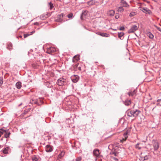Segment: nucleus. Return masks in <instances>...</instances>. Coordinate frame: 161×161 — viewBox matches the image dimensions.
Listing matches in <instances>:
<instances>
[{
    "instance_id": "1",
    "label": "nucleus",
    "mask_w": 161,
    "mask_h": 161,
    "mask_svg": "<svg viewBox=\"0 0 161 161\" xmlns=\"http://www.w3.org/2000/svg\"><path fill=\"white\" fill-rule=\"evenodd\" d=\"M67 80L63 77L60 78L57 81V84L59 86H63L67 84Z\"/></svg>"
},
{
    "instance_id": "2",
    "label": "nucleus",
    "mask_w": 161,
    "mask_h": 161,
    "mask_svg": "<svg viewBox=\"0 0 161 161\" xmlns=\"http://www.w3.org/2000/svg\"><path fill=\"white\" fill-rule=\"evenodd\" d=\"M139 26L136 25H133L128 30L129 33H133L138 29Z\"/></svg>"
},
{
    "instance_id": "3",
    "label": "nucleus",
    "mask_w": 161,
    "mask_h": 161,
    "mask_svg": "<svg viewBox=\"0 0 161 161\" xmlns=\"http://www.w3.org/2000/svg\"><path fill=\"white\" fill-rule=\"evenodd\" d=\"M53 147L49 144L47 145L45 147V150L47 153H50L52 152L53 151Z\"/></svg>"
},
{
    "instance_id": "4",
    "label": "nucleus",
    "mask_w": 161,
    "mask_h": 161,
    "mask_svg": "<svg viewBox=\"0 0 161 161\" xmlns=\"http://www.w3.org/2000/svg\"><path fill=\"white\" fill-rule=\"evenodd\" d=\"M130 133V131L128 130H126L123 134V137L122 140L120 141L121 142H123V141H125L126 140L127 138L128 137V135Z\"/></svg>"
},
{
    "instance_id": "5",
    "label": "nucleus",
    "mask_w": 161,
    "mask_h": 161,
    "mask_svg": "<svg viewBox=\"0 0 161 161\" xmlns=\"http://www.w3.org/2000/svg\"><path fill=\"white\" fill-rule=\"evenodd\" d=\"M70 78L72 81L74 83H76L79 79V77L77 75H72Z\"/></svg>"
},
{
    "instance_id": "6",
    "label": "nucleus",
    "mask_w": 161,
    "mask_h": 161,
    "mask_svg": "<svg viewBox=\"0 0 161 161\" xmlns=\"http://www.w3.org/2000/svg\"><path fill=\"white\" fill-rule=\"evenodd\" d=\"M56 51V49L53 47H51L47 48L46 53L48 54H52Z\"/></svg>"
},
{
    "instance_id": "7",
    "label": "nucleus",
    "mask_w": 161,
    "mask_h": 161,
    "mask_svg": "<svg viewBox=\"0 0 161 161\" xmlns=\"http://www.w3.org/2000/svg\"><path fill=\"white\" fill-rule=\"evenodd\" d=\"M64 15V14L63 13L58 15L57 17V19L56 20V21L58 22L62 21L63 20V17Z\"/></svg>"
},
{
    "instance_id": "8",
    "label": "nucleus",
    "mask_w": 161,
    "mask_h": 161,
    "mask_svg": "<svg viewBox=\"0 0 161 161\" xmlns=\"http://www.w3.org/2000/svg\"><path fill=\"white\" fill-rule=\"evenodd\" d=\"M9 147H7L6 148H4L2 151H1L0 152V156H3L1 155L2 153H4L5 154H7L8 153V152L9 151Z\"/></svg>"
},
{
    "instance_id": "9",
    "label": "nucleus",
    "mask_w": 161,
    "mask_h": 161,
    "mask_svg": "<svg viewBox=\"0 0 161 161\" xmlns=\"http://www.w3.org/2000/svg\"><path fill=\"white\" fill-rule=\"evenodd\" d=\"M120 3V5L123 7H129V5L124 0H121Z\"/></svg>"
},
{
    "instance_id": "10",
    "label": "nucleus",
    "mask_w": 161,
    "mask_h": 161,
    "mask_svg": "<svg viewBox=\"0 0 161 161\" xmlns=\"http://www.w3.org/2000/svg\"><path fill=\"white\" fill-rule=\"evenodd\" d=\"M99 154V150L97 149H94L93 152V155L96 157H98Z\"/></svg>"
},
{
    "instance_id": "11",
    "label": "nucleus",
    "mask_w": 161,
    "mask_h": 161,
    "mask_svg": "<svg viewBox=\"0 0 161 161\" xmlns=\"http://www.w3.org/2000/svg\"><path fill=\"white\" fill-rule=\"evenodd\" d=\"M142 11L143 12L146 13H148L149 14H151L152 13L151 11L147 8H142Z\"/></svg>"
},
{
    "instance_id": "12",
    "label": "nucleus",
    "mask_w": 161,
    "mask_h": 161,
    "mask_svg": "<svg viewBox=\"0 0 161 161\" xmlns=\"http://www.w3.org/2000/svg\"><path fill=\"white\" fill-rule=\"evenodd\" d=\"M140 111L137 110H133V116L136 117L139 114Z\"/></svg>"
},
{
    "instance_id": "13",
    "label": "nucleus",
    "mask_w": 161,
    "mask_h": 161,
    "mask_svg": "<svg viewBox=\"0 0 161 161\" xmlns=\"http://www.w3.org/2000/svg\"><path fill=\"white\" fill-rule=\"evenodd\" d=\"M154 150L157 151L159 147V144L158 142H155L153 144Z\"/></svg>"
},
{
    "instance_id": "14",
    "label": "nucleus",
    "mask_w": 161,
    "mask_h": 161,
    "mask_svg": "<svg viewBox=\"0 0 161 161\" xmlns=\"http://www.w3.org/2000/svg\"><path fill=\"white\" fill-rule=\"evenodd\" d=\"M114 13L115 11L114 10H111L108 12L107 14L109 16H113L114 15Z\"/></svg>"
},
{
    "instance_id": "15",
    "label": "nucleus",
    "mask_w": 161,
    "mask_h": 161,
    "mask_svg": "<svg viewBox=\"0 0 161 161\" xmlns=\"http://www.w3.org/2000/svg\"><path fill=\"white\" fill-rule=\"evenodd\" d=\"M40 101V102L42 103L43 102L40 99H39L38 100H32L30 101V103L32 104H37L38 102Z\"/></svg>"
},
{
    "instance_id": "16",
    "label": "nucleus",
    "mask_w": 161,
    "mask_h": 161,
    "mask_svg": "<svg viewBox=\"0 0 161 161\" xmlns=\"http://www.w3.org/2000/svg\"><path fill=\"white\" fill-rule=\"evenodd\" d=\"M11 133L8 130H6V132L4 134V137L5 138L9 137Z\"/></svg>"
},
{
    "instance_id": "17",
    "label": "nucleus",
    "mask_w": 161,
    "mask_h": 161,
    "mask_svg": "<svg viewBox=\"0 0 161 161\" xmlns=\"http://www.w3.org/2000/svg\"><path fill=\"white\" fill-rule=\"evenodd\" d=\"M136 93V90H134L133 91H131L128 93V94L129 96H133Z\"/></svg>"
},
{
    "instance_id": "18",
    "label": "nucleus",
    "mask_w": 161,
    "mask_h": 161,
    "mask_svg": "<svg viewBox=\"0 0 161 161\" xmlns=\"http://www.w3.org/2000/svg\"><path fill=\"white\" fill-rule=\"evenodd\" d=\"M87 12L86 11H83L81 14L80 18L81 19H83V16H86L87 14Z\"/></svg>"
},
{
    "instance_id": "19",
    "label": "nucleus",
    "mask_w": 161,
    "mask_h": 161,
    "mask_svg": "<svg viewBox=\"0 0 161 161\" xmlns=\"http://www.w3.org/2000/svg\"><path fill=\"white\" fill-rule=\"evenodd\" d=\"M124 103L125 105L128 106L131 104V100L127 99L124 102Z\"/></svg>"
},
{
    "instance_id": "20",
    "label": "nucleus",
    "mask_w": 161,
    "mask_h": 161,
    "mask_svg": "<svg viewBox=\"0 0 161 161\" xmlns=\"http://www.w3.org/2000/svg\"><path fill=\"white\" fill-rule=\"evenodd\" d=\"M7 48L9 50H11L12 49V44L10 42H8L7 44Z\"/></svg>"
},
{
    "instance_id": "21",
    "label": "nucleus",
    "mask_w": 161,
    "mask_h": 161,
    "mask_svg": "<svg viewBox=\"0 0 161 161\" xmlns=\"http://www.w3.org/2000/svg\"><path fill=\"white\" fill-rule=\"evenodd\" d=\"M16 86L17 89H20L22 86L21 82L19 81L17 82L16 84Z\"/></svg>"
},
{
    "instance_id": "22",
    "label": "nucleus",
    "mask_w": 161,
    "mask_h": 161,
    "mask_svg": "<svg viewBox=\"0 0 161 161\" xmlns=\"http://www.w3.org/2000/svg\"><path fill=\"white\" fill-rule=\"evenodd\" d=\"M123 6H121L117 8V11L119 12H122L124 11V9L123 8Z\"/></svg>"
},
{
    "instance_id": "23",
    "label": "nucleus",
    "mask_w": 161,
    "mask_h": 161,
    "mask_svg": "<svg viewBox=\"0 0 161 161\" xmlns=\"http://www.w3.org/2000/svg\"><path fill=\"white\" fill-rule=\"evenodd\" d=\"M6 130L3 129H0V137L3 134H4V133L6 132Z\"/></svg>"
},
{
    "instance_id": "24",
    "label": "nucleus",
    "mask_w": 161,
    "mask_h": 161,
    "mask_svg": "<svg viewBox=\"0 0 161 161\" xmlns=\"http://www.w3.org/2000/svg\"><path fill=\"white\" fill-rule=\"evenodd\" d=\"M133 110L128 112L127 113V115L129 117H133Z\"/></svg>"
},
{
    "instance_id": "25",
    "label": "nucleus",
    "mask_w": 161,
    "mask_h": 161,
    "mask_svg": "<svg viewBox=\"0 0 161 161\" xmlns=\"http://www.w3.org/2000/svg\"><path fill=\"white\" fill-rule=\"evenodd\" d=\"M48 7H49L50 9L51 10L53 7V4L51 2L48 3Z\"/></svg>"
},
{
    "instance_id": "26",
    "label": "nucleus",
    "mask_w": 161,
    "mask_h": 161,
    "mask_svg": "<svg viewBox=\"0 0 161 161\" xmlns=\"http://www.w3.org/2000/svg\"><path fill=\"white\" fill-rule=\"evenodd\" d=\"M124 33L123 32H120L118 34V36L119 38L121 39V37L124 36Z\"/></svg>"
},
{
    "instance_id": "27",
    "label": "nucleus",
    "mask_w": 161,
    "mask_h": 161,
    "mask_svg": "<svg viewBox=\"0 0 161 161\" xmlns=\"http://www.w3.org/2000/svg\"><path fill=\"white\" fill-rule=\"evenodd\" d=\"M150 156H149V155H146L144 156L143 157V158H144V159H143V160H147L149 158H150Z\"/></svg>"
},
{
    "instance_id": "28",
    "label": "nucleus",
    "mask_w": 161,
    "mask_h": 161,
    "mask_svg": "<svg viewBox=\"0 0 161 161\" xmlns=\"http://www.w3.org/2000/svg\"><path fill=\"white\" fill-rule=\"evenodd\" d=\"M136 13L135 12H130L129 14V16L130 17H132L136 15Z\"/></svg>"
},
{
    "instance_id": "29",
    "label": "nucleus",
    "mask_w": 161,
    "mask_h": 161,
    "mask_svg": "<svg viewBox=\"0 0 161 161\" xmlns=\"http://www.w3.org/2000/svg\"><path fill=\"white\" fill-rule=\"evenodd\" d=\"M109 36V35L108 34L105 33H102V35H101V36H102L106 37H108Z\"/></svg>"
},
{
    "instance_id": "30",
    "label": "nucleus",
    "mask_w": 161,
    "mask_h": 161,
    "mask_svg": "<svg viewBox=\"0 0 161 161\" xmlns=\"http://www.w3.org/2000/svg\"><path fill=\"white\" fill-rule=\"evenodd\" d=\"M94 1L92 0H90L87 2V4H88V5H91L92 4H94Z\"/></svg>"
},
{
    "instance_id": "31",
    "label": "nucleus",
    "mask_w": 161,
    "mask_h": 161,
    "mask_svg": "<svg viewBox=\"0 0 161 161\" xmlns=\"http://www.w3.org/2000/svg\"><path fill=\"white\" fill-rule=\"evenodd\" d=\"M37 158L35 156H34L32 158V159L30 161H37Z\"/></svg>"
},
{
    "instance_id": "32",
    "label": "nucleus",
    "mask_w": 161,
    "mask_h": 161,
    "mask_svg": "<svg viewBox=\"0 0 161 161\" xmlns=\"http://www.w3.org/2000/svg\"><path fill=\"white\" fill-rule=\"evenodd\" d=\"M148 36L149 37L150 39H153V38L154 36L150 32H149V33H148Z\"/></svg>"
},
{
    "instance_id": "33",
    "label": "nucleus",
    "mask_w": 161,
    "mask_h": 161,
    "mask_svg": "<svg viewBox=\"0 0 161 161\" xmlns=\"http://www.w3.org/2000/svg\"><path fill=\"white\" fill-rule=\"evenodd\" d=\"M139 143H137L136 145H135V147L136 148V149H141V147H139Z\"/></svg>"
},
{
    "instance_id": "34",
    "label": "nucleus",
    "mask_w": 161,
    "mask_h": 161,
    "mask_svg": "<svg viewBox=\"0 0 161 161\" xmlns=\"http://www.w3.org/2000/svg\"><path fill=\"white\" fill-rule=\"evenodd\" d=\"M154 26L159 31H160L161 32V29L158 27V26H157L156 25H154Z\"/></svg>"
},
{
    "instance_id": "35",
    "label": "nucleus",
    "mask_w": 161,
    "mask_h": 161,
    "mask_svg": "<svg viewBox=\"0 0 161 161\" xmlns=\"http://www.w3.org/2000/svg\"><path fill=\"white\" fill-rule=\"evenodd\" d=\"M73 16V14L72 13H69V14H68V17L69 18H71Z\"/></svg>"
},
{
    "instance_id": "36",
    "label": "nucleus",
    "mask_w": 161,
    "mask_h": 161,
    "mask_svg": "<svg viewBox=\"0 0 161 161\" xmlns=\"http://www.w3.org/2000/svg\"><path fill=\"white\" fill-rule=\"evenodd\" d=\"M81 160V158L80 157H79L75 159L76 161H80Z\"/></svg>"
},
{
    "instance_id": "37",
    "label": "nucleus",
    "mask_w": 161,
    "mask_h": 161,
    "mask_svg": "<svg viewBox=\"0 0 161 161\" xmlns=\"http://www.w3.org/2000/svg\"><path fill=\"white\" fill-rule=\"evenodd\" d=\"M40 18L42 19H45L46 18V17L44 15H42L40 16Z\"/></svg>"
},
{
    "instance_id": "38",
    "label": "nucleus",
    "mask_w": 161,
    "mask_h": 161,
    "mask_svg": "<svg viewBox=\"0 0 161 161\" xmlns=\"http://www.w3.org/2000/svg\"><path fill=\"white\" fill-rule=\"evenodd\" d=\"M111 158L112 159L116 161H118V159L117 158H115L113 156H111Z\"/></svg>"
},
{
    "instance_id": "39",
    "label": "nucleus",
    "mask_w": 161,
    "mask_h": 161,
    "mask_svg": "<svg viewBox=\"0 0 161 161\" xmlns=\"http://www.w3.org/2000/svg\"><path fill=\"white\" fill-rule=\"evenodd\" d=\"M30 35L29 34H24V36L25 38Z\"/></svg>"
},
{
    "instance_id": "40",
    "label": "nucleus",
    "mask_w": 161,
    "mask_h": 161,
    "mask_svg": "<svg viewBox=\"0 0 161 161\" xmlns=\"http://www.w3.org/2000/svg\"><path fill=\"white\" fill-rule=\"evenodd\" d=\"M64 154V153L63 152H62L60 153L59 154V156L61 157L63 156Z\"/></svg>"
},
{
    "instance_id": "41",
    "label": "nucleus",
    "mask_w": 161,
    "mask_h": 161,
    "mask_svg": "<svg viewBox=\"0 0 161 161\" xmlns=\"http://www.w3.org/2000/svg\"><path fill=\"white\" fill-rule=\"evenodd\" d=\"M3 79L1 78L0 79V85H1L3 84Z\"/></svg>"
},
{
    "instance_id": "42",
    "label": "nucleus",
    "mask_w": 161,
    "mask_h": 161,
    "mask_svg": "<svg viewBox=\"0 0 161 161\" xmlns=\"http://www.w3.org/2000/svg\"><path fill=\"white\" fill-rule=\"evenodd\" d=\"M120 31H123L125 30V27L124 26L121 27L119 29Z\"/></svg>"
},
{
    "instance_id": "43",
    "label": "nucleus",
    "mask_w": 161,
    "mask_h": 161,
    "mask_svg": "<svg viewBox=\"0 0 161 161\" xmlns=\"http://www.w3.org/2000/svg\"><path fill=\"white\" fill-rule=\"evenodd\" d=\"M143 159H144L143 157L142 156V157H140L139 158V159L141 161H144V160H143Z\"/></svg>"
},
{
    "instance_id": "44",
    "label": "nucleus",
    "mask_w": 161,
    "mask_h": 161,
    "mask_svg": "<svg viewBox=\"0 0 161 161\" xmlns=\"http://www.w3.org/2000/svg\"><path fill=\"white\" fill-rule=\"evenodd\" d=\"M98 35H100L101 36V35H102V33L100 32H98L96 33Z\"/></svg>"
},
{
    "instance_id": "45",
    "label": "nucleus",
    "mask_w": 161,
    "mask_h": 161,
    "mask_svg": "<svg viewBox=\"0 0 161 161\" xmlns=\"http://www.w3.org/2000/svg\"><path fill=\"white\" fill-rule=\"evenodd\" d=\"M34 24L35 25H39V23L37 22H36L34 23Z\"/></svg>"
},
{
    "instance_id": "46",
    "label": "nucleus",
    "mask_w": 161,
    "mask_h": 161,
    "mask_svg": "<svg viewBox=\"0 0 161 161\" xmlns=\"http://www.w3.org/2000/svg\"><path fill=\"white\" fill-rule=\"evenodd\" d=\"M115 17L116 19H118L119 18V16L118 15H115Z\"/></svg>"
},
{
    "instance_id": "47",
    "label": "nucleus",
    "mask_w": 161,
    "mask_h": 161,
    "mask_svg": "<svg viewBox=\"0 0 161 161\" xmlns=\"http://www.w3.org/2000/svg\"><path fill=\"white\" fill-rule=\"evenodd\" d=\"M34 32H35V31H33L32 32H30V34L31 35Z\"/></svg>"
},
{
    "instance_id": "48",
    "label": "nucleus",
    "mask_w": 161,
    "mask_h": 161,
    "mask_svg": "<svg viewBox=\"0 0 161 161\" xmlns=\"http://www.w3.org/2000/svg\"><path fill=\"white\" fill-rule=\"evenodd\" d=\"M113 154H114V156H116L117 153L116 152H113Z\"/></svg>"
},
{
    "instance_id": "49",
    "label": "nucleus",
    "mask_w": 161,
    "mask_h": 161,
    "mask_svg": "<svg viewBox=\"0 0 161 161\" xmlns=\"http://www.w3.org/2000/svg\"><path fill=\"white\" fill-rule=\"evenodd\" d=\"M156 105L157 106H161V104H160V103H158L156 104Z\"/></svg>"
},
{
    "instance_id": "50",
    "label": "nucleus",
    "mask_w": 161,
    "mask_h": 161,
    "mask_svg": "<svg viewBox=\"0 0 161 161\" xmlns=\"http://www.w3.org/2000/svg\"><path fill=\"white\" fill-rule=\"evenodd\" d=\"M161 101V99H158L157 100V102H160Z\"/></svg>"
},
{
    "instance_id": "51",
    "label": "nucleus",
    "mask_w": 161,
    "mask_h": 161,
    "mask_svg": "<svg viewBox=\"0 0 161 161\" xmlns=\"http://www.w3.org/2000/svg\"><path fill=\"white\" fill-rule=\"evenodd\" d=\"M22 105V103H20L19 105H18V106L19 107L21 105Z\"/></svg>"
},
{
    "instance_id": "52",
    "label": "nucleus",
    "mask_w": 161,
    "mask_h": 161,
    "mask_svg": "<svg viewBox=\"0 0 161 161\" xmlns=\"http://www.w3.org/2000/svg\"><path fill=\"white\" fill-rule=\"evenodd\" d=\"M77 58L76 55L74 56L73 57L74 58Z\"/></svg>"
},
{
    "instance_id": "53",
    "label": "nucleus",
    "mask_w": 161,
    "mask_h": 161,
    "mask_svg": "<svg viewBox=\"0 0 161 161\" xmlns=\"http://www.w3.org/2000/svg\"><path fill=\"white\" fill-rule=\"evenodd\" d=\"M79 58L78 57L77 58H76V60L78 61V60H79Z\"/></svg>"
},
{
    "instance_id": "54",
    "label": "nucleus",
    "mask_w": 161,
    "mask_h": 161,
    "mask_svg": "<svg viewBox=\"0 0 161 161\" xmlns=\"http://www.w3.org/2000/svg\"><path fill=\"white\" fill-rule=\"evenodd\" d=\"M32 51H33V50H30V52H32Z\"/></svg>"
},
{
    "instance_id": "55",
    "label": "nucleus",
    "mask_w": 161,
    "mask_h": 161,
    "mask_svg": "<svg viewBox=\"0 0 161 161\" xmlns=\"http://www.w3.org/2000/svg\"><path fill=\"white\" fill-rule=\"evenodd\" d=\"M80 67H79V68H78V69H79V70H80Z\"/></svg>"
},
{
    "instance_id": "56",
    "label": "nucleus",
    "mask_w": 161,
    "mask_h": 161,
    "mask_svg": "<svg viewBox=\"0 0 161 161\" xmlns=\"http://www.w3.org/2000/svg\"><path fill=\"white\" fill-rule=\"evenodd\" d=\"M19 37H22V36H19Z\"/></svg>"
},
{
    "instance_id": "57",
    "label": "nucleus",
    "mask_w": 161,
    "mask_h": 161,
    "mask_svg": "<svg viewBox=\"0 0 161 161\" xmlns=\"http://www.w3.org/2000/svg\"><path fill=\"white\" fill-rule=\"evenodd\" d=\"M114 30L116 31V29H114Z\"/></svg>"
},
{
    "instance_id": "58",
    "label": "nucleus",
    "mask_w": 161,
    "mask_h": 161,
    "mask_svg": "<svg viewBox=\"0 0 161 161\" xmlns=\"http://www.w3.org/2000/svg\"><path fill=\"white\" fill-rule=\"evenodd\" d=\"M29 52H28V54H29Z\"/></svg>"
},
{
    "instance_id": "59",
    "label": "nucleus",
    "mask_w": 161,
    "mask_h": 161,
    "mask_svg": "<svg viewBox=\"0 0 161 161\" xmlns=\"http://www.w3.org/2000/svg\"><path fill=\"white\" fill-rule=\"evenodd\" d=\"M155 107H154L153 109Z\"/></svg>"
}]
</instances>
